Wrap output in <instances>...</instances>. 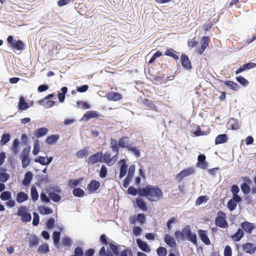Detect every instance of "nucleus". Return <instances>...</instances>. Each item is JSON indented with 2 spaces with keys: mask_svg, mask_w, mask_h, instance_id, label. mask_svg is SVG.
<instances>
[{
  "mask_svg": "<svg viewBox=\"0 0 256 256\" xmlns=\"http://www.w3.org/2000/svg\"><path fill=\"white\" fill-rule=\"evenodd\" d=\"M28 199V195L24 192H20L16 194V200L18 204H22Z\"/></svg>",
  "mask_w": 256,
  "mask_h": 256,
  "instance_id": "5701e85b",
  "label": "nucleus"
},
{
  "mask_svg": "<svg viewBox=\"0 0 256 256\" xmlns=\"http://www.w3.org/2000/svg\"><path fill=\"white\" fill-rule=\"evenodd\" d=\"M174 236L178 240H184V234L182 231V232L178 230L175 232Z\"/></svg>",
  "mask_w": 256,
  "mask_h": 256,
  "instance_id": "680f3d73",
  "label": "nucleus"
},
{
  "mask_svg": "<svg viewBox=\"0 0 256 256\" xmlns=\"http://www.w3.org/2000/svg\"><path fill=\"white\" fill-rule=\"evenodd\" d=\"M206 157L204 154H200L198 157L196 166L202 169H206L208 166V162L206 161Z\"/></svg>",
  "mask_w": 256,
  "mask_h": 256,
  "instance_id": "ddd939ff",
  "label": "nucleus"
},
{
  "mask_svg": "<svg viewBox=\"0 0 256 256\" xmlns=\"http://www.w3.org/2000/svg\"><path fill=\"white\" fill-rule=\"evenodd\" d=\"M49 251V246L48 244L44 243L40 246L38 249V252L42 254H46Z\"/></svg>",
  "mask_w": 256,
  "mask_h": 256,
  "instance_id": "58836bf2",
  "label": "nucleus"
},
{
  "mask_svg": "<svg viewBox=\"0 0 256 256\" xmlns=\"http://www.w3.org/2000/svg\"><path fill=\"white\" fill-rule=\"evenodd\" d=\"M83 180L82 178H79L76 180H70L68 182V185L70 187L74 188L78 186L80 182Z\"/></svg>",
  "mask_w": 256,
  "mask_h": 256,
  "instance_id": "de8ad7c7",
  "label": "nucleus"
},
{
  "mask_svg": "<svg viewBox=\"0 0 256 256\" xmlns=\"http://www.w3.org/2000/svg\"><path fill=\"white\" fill-rule=\"evenodd\" d=\"M116 154L112 156L110 152H105L102 156L103 162L106 163L108 166H112L118 160L119 153L115 152Z\"/></svg>",
  "mask_w": 256,
  "mask_h": 256,
  "instance_id": "0eeeda50",
  "label": "nucleus"
},
{
  "mask_svg": "<svg viewBox=\"0 0 256 256\" xmlns=\"http://www.w3.org/2000/svg\"><path fill=\"white\" fill-rule=\"evenodd\" d=\"M240 188L244 194H248L250 192V186L246 182L241 184Z\"/></svg>",
  "mask_w": 256,
  "mask_h": 256,
  "instance_id": "a18cd8bd",
  "label": "nucleus"
},
{
  "mask_svg": "<svg viewBox=\"0 0 256 256\" xmlns=\"http://www.w3.org/2000/svg\"><path fill=\"white\" fill-rule=\"evenodd\" d=\"M36 162H38L42 165H46V158L44 156H38L34 159Z\"/></svg>",
  "mask_w": 256,
  "mask_h": 256,
  "instance_id": "4d7b16f0",
  "label": "nucleus"
},
{
  "mask_svg": "<svg viewBox=\"0 0 256 256\" xmlns=\"http://www.w3.org/2000/svg\"><path fill=\"white\" fill-rule=\"evenodd\" d=\"M74 256H83L84 251L82 248L80 246H77L74 249Z\"/></svg>",
  "mask_w": 256,
  "mask_h": 256,
  "instance_id": "e2e57ef3",
  "label": "nucleus"
},
{
  "mask_svg": "<svg viewBox=\"0 0 256 256\" xmlns=\"http://www.w3.org/2000/svg\"><path fill=\"white\" fill-rule=\"evenodd\" d=\"M11 198L12 194L9 191H4L2 192L0 196V198L2 200H9Z\"/></svg>",
  "mask_w": 256,
  "mask_h": 256,
  "instance_id": "37998d69",
  "label": "nucleus"
},
{
  "mask_svg": "<svg viewBox=\"0 0 256 256\" xmlns=\"http://www.w3.org/2000/svg\"><path fill=\"white\" fill-rule=\"evenodd\" d=\"M59 138L60 136L58 134H52L47 137L46 142L48 144H53L56 142Z\"/></svg>",
  "mask_w": 256,
  "mask_h": 256,
  "instance_id": "2f4dec72",
  "label": "nucleus"
},
{
  "mask_svg": "<svg viewBox=\"0 0 256 256\" xmlns=\"http://www.w3.org/2000/svg\"><path fill=\"white\" fill-rule=\"evenodd\" d=\"M40 145L39 144L38 141L36 140L34 142V149L32 150V154L36 156L37 155L38 152H40Z\"/></svg>",
  "mask_w": 256,
  "mask_h": 256,
  "instance_id": "864d4df0",
  "label": "nucleus"
},
{
  "mask_svg": "<svg viewBox=\"0 0 256 256\" xmlns=\"http://www.w3.org/2000/svg\"><path fill=\"white\" fill-rule=\"evenodd\" d=\"M232 251L231 247L228 245L226 246L224 250V256H232Z\"/></svg>",
  "mask_w": 256,
  "mask_h": 256,
  "instance_id": "774afa93",
  "label": "nucleus"
},
{
  "mask_svg": "<svg viewBox=\"0 0 256 256\" xmlns=\"http://www.w3.org/2000/svg\"><path fill=\"white\" fill-rule=\"evenodd\" d=\"M118 164L120 166L119 178H122L126 174L128 170V165L126 163V160L124 159L120 160L118 162Z\"/></svg>",
  "mask_w": 256,
  "mask_h": 256,
  "instance_id": "f8f14e48",
  "label": "nucleus"
},
{
  "mask_svg": "<svg viewBox=\"0 0 256 256\" xmlns=\"http://www.w3.org/2000/svg\"><path fill=\"white\" fill-rule=\"evenodd\" d=\"M236 205L237 202L232 199L230 200L227 204V206L230 211L234 210L236 208Z\"/></svg>",
  "mask_w": 256,
  "mask_h": 256,
  "instance_id": "603ef678",
  "label": "nucleus"
},
{
  "mask_svg": "<svg viewBox=\"0 0 256 256\" xmlns=\"http://www.w3.org/2000/svg\"><path fill=\"white\" fill-rule=\"evenodd\" d=\"M128 192L132 196H136L138 194V189L136 190L134 187L130 186L128 188Z\"/></svg>",
  "mask_w": 256,
  "mask_h": 256,
  "instance_id": "0e129e2a",
  "label": "nucleus"
},
{
  "mask_svg": "<svg viewBox=\"0 0 256 256\" xmlns=\"http://www.w3.org/2000/svg\"><path fill=\"white\" fill-rule=\"evenodd\" d=\"M128 150L132 152L134 156L138 158H139L140 156V150H138L135 146H133L132 144L128 148Z\"/></svg>",
  "mask_w": 256,
  "mask_h": 256,
  "instance_id": "a19ab883",
  "label": "nucleus"
},
{
  "mask_svg": "<svg viewBox=\"0 0 256 256\" xmlns=\"http://www.w3.org/2000/svg\"><path fill=\"white\" fill-rule=\"evenodd\" d=\"M195 172V168L194 167H190L180 172L176 176V179L178 182H181L182 179L188 176L193 174Z\"/></svg>",
  "mask_w": 256,
  "mask_h": 256,
  "instance_id": "1a4fd4ad",
  "label": "nucleus"
},
{
  "mask_svg": "<svg viewBox=\"0 0 256 256\" xmlns=\"http://www.w3.org/2000/svg\"><path fill=\"white\" fill-rule=\"evenodd\" d=\"M48 196L53 202H57L61 200V196L54 192H50L48 194Z\"/></svg>",
  "mask_w": 256,
  "mask_h": 256,
  "instance_id": "79ce46f5",
  "label": "nucleus"
},
{
  "mask_svg": "<svg viewBox=\"0 0 256 256\" xmlns=\"http://www.w3.org/2000/svg\"><path fill=\"white\" fill-rule=\"evenodd\" d=\"M181 63L182 66L187 70L192 68L191 62L186 54H182L180 56Z\"/></svg>",
  "mask_w": 256,
  "mask_h": 256,
  "instance_id": "dca6fc26",
  "label": "nucleus"
},
{
  "mask_svg": "<svg viewBox=\"0 0 256 256\" xmlns=\"http://www.w3.org/2000/svg\"><path fill=\"white\" fill-rule=\"evenodd\" d=\"M62 93H58V98L60 102H64L65 98V95L68 92V88L66 86H64L61 89Z\"/></svg>",
  "mask_w": 256,
  "mask_h": 256,
  "instance_id": "4c0bfd02",
  "label": "nucleus"
},
{
  "mask_svg": "<svg viewBox=\"0 0 256 256\" xmlns=\"http://www.w3.org/2000/svg\"><path fill=\"white\" fill-rule=\"evenodd\" d=\"M88 154V150L86 148H84L78 150L76 154V156L78 158H82Z\"/></svg>",
  "mask_w": 256,
  "mask_h": 256,
  "instance_id": "e433bc0d",
  "label": "nucleus"
},
{
  "mask_svg": "<svg viewBox=\"0 0 256 256\" xmlns=\"http://www.w3.org/2000/svg\"><path fill=\"white\" fill-rule=\"evenodd\" d=\"M8 42L10 46L16 50H23L24 48V44L21 40L16 41L12 36H9L7 38Z\"/></svg>",
  "mask_w": 256,
  "mask_h": 256,
  "instance_id": "6e6552de",
  "label": "nucleus"
},
{
  "mask_svg": "<svg viewBox=\"0 0 256 256\" xmlns=\"http://www.w3.org/2000/svg\"><path fill=\"white\" fill-rule=\"evenodd\" d=\"M122 98V95L118 92H111L107 94V98L110 100L118 101L121 100Z\"/></svg>",
  "mask_w": 256,
  "mask_h": 256,
  "instance_id": "4be33fe9",
  "label": "nucleus"
},
{
  "mask_svg": "<svg viewBox=\"0 0 256 256\" xmlns=\"http://www.w3.org/2000/svg\"><path fill=\"white\" fill-rule=\"evenodd\" d=\"M18 107L20 110H24L29 108L28 104L25 101L24 98L22 96L20 98Z\"/></svg>",
  "mask_w": 256,
  "mask_h": 256,
  "instance_id": "7c9ffc66",
  "label": "nucleus"
},
{
  "mask_svg": "<svg viewBox=\"0 0 256 256\" xmlns=\"http://www.w3.org/2000/svg\"><path fill=\"white\" fill-rule=\"evenodd\" d=\"M38 209L40 213L42 215L49 214L53 212L52 209L44 206H39Z\"/></svg>",
  "mask_w": 256,
  "mask_h": 256,
  "instance_id": "f704fd0d",
  "label": "nucleus"
},
{
  "mask_svg": "<svg viewBox=\"0 0 256 256\" xmlns=\"http://www.w3.org/2000/svg\"><path fill=\"white\" fill-rule=\"evenodd\" d=\"M236 80L242 86H246L248 84V82L242 76H237L236 78Z\"/></svg>",
  "mask_w": 256,
  "mask_h": 256,
  "instance_id": "5fc2aeb1",
  "label": "nucleus"
},
{
  "mask_svg": "<svg viewBox=\"0 0 256 256\" xmlns=\"http://www.w3.org/2000/svg\"><path fill=\"white\" fill-rule=\"evenodd\" d=\"M99 116L98 112L94 110H88L83 116L81 120L88 121L90 118H97Z\"/></svg>",
  "mask_w": 256,
  "mask_h": 256,
  "instance_id": "aec40b11",
  "label": "nucleus"
},
{
  "mask_svg": "<svg viewBox=\"0 0 256 256\" xmlns=\"http://www.w3.org/2000/svg\"><path fill=\"white\" fill-rule=\"evenodd\" d=\"M136 243L138 248L142 251L149 252L150 251V248L148 244L144 241L142 240L140 238L136 240Z\"/></svg>",
  "mask_w": 256,
  "mask_h": 256,
  "instance_id": "412c9836",
  "label": "nucleus"
},
{
  "mask_svg": "<svg viewBox=\"0 0 256 256\" xmlns=\"http://www.w3.org/2000/svg\"><path fill=\"white\" fill-rule=\"evenodd\" d=\"M156 252L158 256H166L167 250L166 248L160 246L157 248Z\"/></svg>",
  "mask_w": 256,
  "mask_h": 256,
  "instance_id": "3c124183",
  "label": "nucleus"
},
{
  "mask_svg": "<svg viewBox=\"0 0 256 256\" xmlns=\"http://www.w3.org/2000/svg\"><path fill=\"white\" fill-rule=\"evenodd\" d=\"M10 138V134H4L2 135V138L0 142V144L2 146L8 143Z\"/></svg>",
  "mask_w": 256,
  "mask_h": 256,
  "instance_id": "c03bdc74",
  "label": "nucleus"
},
{
  "mask_svg": "<svg viewBox=\"0 0 256 256\" xmlns=\"http://www.w3.org/2000/svg\"><path fill=\"white\" fill-rule=\"evenodd\" d=\"M20 159L22 160V167L24 168L27 167L29 165L30 162V160L29 156L24 157Z\"/></svg>",
  "mask_w": 256,
  "mask_h": 256,
  "instance_id": "052dcab7",
  "label": "nucleus"
},
{
  "mask_svg": "<svg viewBox=\"0 0 256 256\" xmlns=\"http://www.w3.org/2000/svg\"><path fill=\"white\" fill-rule=\"evenodd\" d=\"M243 251L246 253L253 254L255 252L256 247L252 243L246 242L242 244Z\"/></svg>",
  "mask_w": 256,
  "mask_h": 256,
  "instance_id": "f3484780",
  "label": "nucleus"
},
{
  "mask_svg": "<svg viewBox=\"0 0 256 256\" xmlns=\"http://www.w3.org/2000/svg\"><path fill=\"white\" fill-rule=\"evenodd\" d=\"M39 244V240L38 238L34 235L31 236L29 238L28 246L30 248H36Z\"/></svg>",
  "mask_w": 256,
  "mask_h": 256,
  "instance_id": "a878e982",
  "label": "nucleus"
},
{
  "mask_svg": "<svg viewBox=\"0 0 256 256\" xmlns=\"http://www.w3.org/2000/svg\"><path fill=\"white\" fill-rule=\"evenodd\" d=\"M102 152H98L90 156L88 160V164L90 165H94L98 162H102Z\"/></svg>",
  "mask_w": 256,
  "mask_h": 256,
  "instance_id": "9d476101",
  "label": "nucleus"
},
{
  "mask_svg": "<svg viewBox=\"0 0 256 256\" xmlns=\"http://www.w3.org/2000/svg\"><path fill=\"white\" fill-rule=\"evenodd\" d=\"M240 226L246 232L249 234H251L253 230L256 228L254 224L247 221L242 222Z\"/></svg>",
  "mask_w": 256,
  "mask_h": 256,
  "instance_id": "4468645a",
  "label": "nucleus"
},
{
  "mask_svg": "<svg viewBox=\"0 0 256 256\" xmlns=\"http://www.w3.org/2000/svg\"><path fill=\"white\" fill-rule=\"evenodd\" d=\"M42 105H43L46 108H50L52 107L55 104V102L54 100H44V102L40 103Z\"/></svg>",
  "mask_w": 256,
  "mask_h": 256,
  "instance_id": "13d9d810",
  "label": "nucleus"
},
{
  "mask_svg": "<svg viewBox=\"0 0 256 256\" xmlns=\"http://www.w3.org/2000/svg\"><path fill=\"white\" fill-rule=\"evenodd\" d=\"M108 170L104 165H102L100 172V176L101 178H105L106 176Z\"/></svg>",
  "mask_w": 256,
  "mask_h": 256,
  "instance_id": "6e6d98bb",
  "label": "nucleus"
},
{
  "mask_svg": "<svg viewBox=\"0 0 256 256\" xmlns=\"http://www.w3.org/2000/svg\"><path fill=\"white\" fill-rule=\"evenodd\" d=\"M138 195L145 197L150 202H158L163 198V192L158 186L146 185L142 188L138 189Z\"/></svg>",
  "mask_w": 256,
  "mask_h": 256,
  "instance_id": "f03ea898",
  "label": "nucleus"
},
{
  "mask_svg": "<svg viewBox=\"0 0 256 256\" xmlns=\"http://www.w3.org/2000/svg\"><path fill=\"white\" fill-rule=\"evenodd\" d=\"M226 218V213L222 210H219L217 212L216 217L215 220L216 225L220 228H227L228 227V224Z\"/></svg>",
  "mask_w": 256,
  "mask_h": 256,
  "instance_id": "20e7f679",
  "label": "nucleus"
},
{
  "mask_svg": "<svg viewBox=\"0 0 256 256\" xmlns=\"http://www.w3.org/2000/svg\"><path fill=\"white\" fill-rule=\"evenodd\" d=\"M30 196L33 202H36L38 198V193L34 186H32L30 188Z\"/></svg>",
  "mask_w": 256,
  "mask_h": 256,
  "instance_id": "c9c22d12",
  "label": "nucleus"
},
{
  "mask_svg": "<svg viewBox=\"0 0 256 256\" xmlns=\"http://www.w3.org/2000/svg\"><path fill=\"white\" fill-rule=\"evenodd\" d=\"M19 140L18 139H14L12 146V150L14 154H17L18 152Z\"/></svg>",
  "mask_w": 256,
  "mask_h": 256,
  "instance_id": "09e8293b",
  "label": "nucleus"
},
{
  "mask_svg": "<svg viewBox=\"0 0 256 256\" xmlns=\"http://www.w3.org/2000/svg\"><path fill=\"white\" fill-rule=\"evenodd\" d=\"M164 242L170 247L174 248L176 246L175 239L169 234L165 235Z\"/></svg>",
  "mask_w": 256,
  "mask_h": 256,
  "instance_id": "b1692460",
  "label": "nucleus"
},
{
  "mask_svg": "<svg viewBox=\"0 0 256 256\" xmlns=\"http://www.w3.org/2000/svg\"><path fill=\"white\" fill-rule=\"evenodd\" d=\"M100 183L96 180H92L89 184H88L87 188L88 191L92 193L96 192L100 187Z\"/></svg>",
  "mask_w": 256,
  "mask_h": 256,
  "instance_id": "6ab92c4d",
  "label": "nucleus"
},
{
  "mask_svg": "<svg viewBox=\"0 0 256 256\" xmlns=\"http://www.w3.org/2000/svg\"><path fill=\"white\" fill-rule=\"evenodd\" d=\"M33 178V174L31 172H27L24 174V179L22 180L23 185L26 186L30 184Z\"/></svg>",
  "mask_w": 256,
  "mask_h": 256,
  "instance_id": "c85d7f7f",
  "label": "nucleus"
},
{
  "mask_svg": "<svg viewBox=\"0 0 256 256\" xmlns=\"http://www.w3.org/2000/svg\"><path fill=\"white\" fill-rule=\"evenodd\" d=\"M244 234L243 230L240 228L237 232L232 236V238L234 241L238 242L244 236Z\"/></svg>",
  "mask_w": 256,
  "mask_h": 256,
  "instance_id": "473e14b6",
  "label": "nucleus"
},
{
  "mask_svg": "<svg viewBox=\"0 0 256 256\" xmlns=\"http://www.w3.org/2000/svg\"><path fill=\"white\" fill-rule=\"evenodd\" d=\"M17 215L20 216L21 220L24 222H28L31 220L32 216L30 213L28 212L26 206H20L18 210Z\"/></svg>",
  "mask_w": 256,
  "mask_h": 256,
  "instance_id": "39448f33",
  "label": "nucleus"
},
{
  "mask_svg": "<svg viewBox=\"0 0 256 256\" xmlns=\"http://www.w3.org/2000/svg\"><path fill=\"white\" fill-rule=\"evenodd\" d=\"M60 232H53L54 244L57 248H60Z\"/></svg>",
  "mask_w": 256,
  "mask_h": 256,
  "instance_id": "72a5a7b5",
  "label": "nucleus"
},
{
  "mask_svg": "<svg viewBox=\"0 0 256 256\" xmlns=\"http://www.w3.org/2000/svg\"><path fill=\"white\" fill-rule=\"evenodd\" d=\"M180 53L176 52L173 48H167L164 55L169 56L172 58L174 60H178V55Z\"/></svg>",
  "mask_w": 256,
  "mask_h": 256,
  "instance_id": "393cba45",
  "label": "nucleus"
},
{
  "mask_svg": "<svg viewBox=\"0 0 256 256\" xmlns=\"http://www.w3.org/2000/svg\"><path fill=\"white\" fill-rule=\"evenodd\" d=\"M48 132V129L46 128H40L37 129L34 132V135L36 138L44 136Z\"/></svg>",
  "mask_w": 256,
  "mask_h": 256,
  "instance_id": "cd10ccee",
  "label": "nucleus"
},
{
  "mask_svg": "<svg viewBox=\"0 0 256 256\" xmlns=\"http://www.w3.org/2000/svg\"><path fill=\"white\" fill-rule=\"evenodd\" d=\"M210 40V39L208 36H203L200 40L201 46L196 48V52L199 54H202L204 52V50L208 46Z\"/></svg>",
  "mask_w": 256,
  "mask_h": 256,
  "instance_id": "9b49d317",
  "label": "nucleus"
},
{
  "mask_svg": "<svg viewBox=\"0 0 256 256\" xmlns=\"http://www.w3.org/2000/svg\"><path fill=\"white\" fill-rule=\"evenodd\" d=\"M224 84L230 88L236 90L239 88V86L236 82L230 80H226L224 82Z\"/></svg>",
  "mask_w": 256,
  "mask_h": 256,
  "instance_id": "ea45409f",
  "label": "nucleus"
},
{
  "mask_svg": "<svg viewBox=\"0 0 256 256\" xmlns=\"http://www.w3.org/2000/svg\"><path fill=\"white\" fill-rule=\"evenodd\" d=\"M30 151V146H28L24 148L20 155V158L24 157L29 156Z\"/></svg>",
  "mask_w": 256,
  "mask_h": 256,
  "instance_id": "8fccbe9b",
  "label": "nucleus"
},
{
  "mask_svg": "<svg viewBox=\"0 0 256 256\" xmlns=\"http://www.w3.org/2000/svg\"><path fill=\"white\" fill-rule=\"evenodd\" d=\"M162 55V53L160 52L157 51L150 60L148 61V63L150 64H152L153 62H154V60L160 56Z\"/></svg>",
  "mask_w": 256,
  "mask_h": 256,
  "instance_id": "338daca9",
  "label": "nucleus"
},
{
  "mask_svg": "<svg viewBox=\"0 0 256 256\" xmlns=\"http://www.w3.org/2000/svg\"><path fill=\"white\" fill-rule=\"evenodd\" d=\"M100 241L104 246L108 245L106 250L104 246H102L98 252L99 256H128V250L124 249L120 254L118 247L111 242H108V238L106 234L100 236Z\"/></svg>",
  "mask_w": 256,
  "mask_h": 256,
  "instance_id": "f257e3e1",
  "label": "nucleus"
},
{
  "mask_svg": "<svg viewBox=\"0 0 256 256\" xmlns=\"http://www.w3.org/2000/svg\"><path fill=\"white\" fill-rule=\"evenodd\" d=\"M207 196H199L196 200V204L197 206H199L204 201L207 200Z\"/></svg>",
  "mask_w": 256,
  "mask_h": 256,
  "instance_id": "69168bd1",
  "label": "nucleus"
},
{
  "mask_svg": "<svg viewBox=\"0 0 256 256\" xmlns=\"http://www.w3.org/2000/svg\"><path fill=\"white\" fill-rule=\"evenodd\" d=\"M136 206L142 210L146 211L148 210L146 204L142 198H136Z\"/></svg>",
  "mask_w": 256,
  "mask_h": 256,
  "instance_id": "bb28decb",
  "label": "nucleus"
},
{
  "mask_svg": "<svg viewBox=\"0 0 256 256\" xmlns=\"http://www.w3.org/2000/svg\"><path fill=\"white\" fill-rule=\"evenodd\" d=\"M256 66V64L254 62H248L245 64L240 66L236 71V74H238L246 70H250L252 68H254Z\"/></svg>",
  "mask_w": 256,
  "mask_h": 256,
  "instance_id": "a211bd4d",
  "label": "nucleus"
},
{
  "mask_svg": "<svg viewBox=\"0 0 256 256\" xmlns=\"http://www.w3.org/2000/svg\"><path fill=\"white\" fill-rule=\"evenodd\" d=\"M135 168L136 166L134 164H132L129 166L128 174L126 176L132 178L135 172Z\"/></svg>",
  "mask_w": 256,
  "mask_h": 256,
  "instance_id": "bf43d9fd",
  "label": "nucleus"
},
{
  "mask_svg": "<svg viewBox=\"0 0 256 256\" xmlns=\"http://www.w3.org/2000/svg\"><path fill=\"white\" fill-rule=\"evenodd\" d=\"M184 232V238L191 242L194 244H198L197 236L196 234L192 232L190 227L189 225L186 226L182 229Z\"/></svg>",
  "mask_w": 256,
  "mask_h": 256,
  "instance_id": "423d86ee",
  "label": "nucleus"
},
{
  "mask_svg": "<svg viewBox=\"0 0 256 256\" xmlns=\"http://www.w3.org/2000/svg\"><path fill=\"white\" fill-rule=\"evenodd\" d=\"M228 140V136L226 134H221L216 138L214 142L216 144H224Z\"/></svg>",
  "mask_w": 256,
  "mask_h": 256,
  "instance_id": "c756f323",
  "label": "nucleus"
},
{
  "mask_svg": "<svg viewBox=\"0 0 256 256\" xmlns=\"http://www.w3.org/2000/svg\"><path fill=\"white\" fill-rule=\"evenodd\" d=\"M198 232L202 241L206 245H209L210 241L208 236V232L205 230H198Z\"/></svg>",
  "mask_w": 256,
  "mask_h": 256,
  "instance_id": "2eb2a0df",
  "label": "nucleus"
},
{
  "mask_svg": "<svg viewBox=\"0 0 256 256\" xmlns=\"http://www.w3.org/2000/svg\"><path fill=\"white\" fill-rule=\"evenodd\" d=\"M128 140L129 138L126 136L120 138L118 142L115 139L111 138L110 148L113 152L119 153L120 148L128 149V148L132 144H129Z\"/></svg>",
  "mask_w": 256,
  "mask_h": 256,
  "instance_id": "7ed1b4c3",
  "label": "nucleus"
},
{
  "mask_svg": "<svg viewBox=\"0 0 256 256\" xmlns=\"http://www.w3.org/2000/svg\"><path fill=\"white\" fill-rule=\"evenodd\" d=\"M73 194L76 197H82L84 196V191L80 188H75L72 192Z\"/></svg>",
  "mask_w": 256,
  "mask_h": 256,
  "instance_id": "49530a36",
  "label": "nucleus"
}]
</instances>
